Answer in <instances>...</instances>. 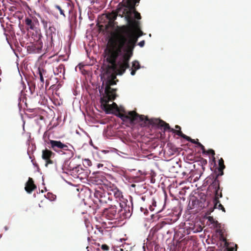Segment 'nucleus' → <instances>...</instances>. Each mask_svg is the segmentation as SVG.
I'll return each mask as SVG.
<instances>
[{"mask_svg":"<svg viewBox=\"0 0 251 251\" xmlns=\"http://www.w3.org/2000/svg\"><path fill=\"white\" fill-rule=\"evenodd\" d=\"M126 204L124 202L121 203L117 201V204L111 205L109 208L106 209L107 214L110 219H118L122 216L124 218H127V216L125 215L126 211Z\"/></svg>","mask_w":251,"mask_h":251,"instance_id":"3","label":"nucleus"},{"mask_svg":"<svg viewBox=\"0 0 251 251\" xmlns=\"http://www.w3.org/2000/svg\"><path fill=\"white\" fill-rule=\"evenodd\" d=\"M8 229V227L6 226H4V229L5 230H7Z\"/></svg>","mask_w":251,"mask_h":251,"instance_id":"38","label":"nucleus"},{"mask_svg":"<svg viewBox=\"0 0 251 251\" xmlns=\"http://www.w3.org/2000/svg\"><path fill=\"white\" fill-rule=\"evenodd\" d=\"M120 152L121 153V155H122V154H125V153H124L123 152L120 151Z\"/></svg>","mask_w":251,"mask_h":251,"instance_id":"41","label":"nucleus"},{"mask_svg":"<svg viewBox=\"0 0 251 251\" xmlns=\"http://www.w3.org/2000/svg\"><path fill=\"white\" fill-rule=\"evenodd\" d=\"M71 173L74 177L83 179L88 176L90 171L88 169L84 170L80 165H78L72 168Z\"/></svg>","mask_w":251,"mask_h":251,"instance_id":"6","label":"nucleus"},{"mask_svg":"<svg viewBox=\"0 0 251 251\" xmlns=\"http://www.w3.org/2000/svg\"><path fill=\"white\" fill-rule=\"evenodd\" d=\"M151 181L152 183H154L155 181V179L154 177H152L151 179Z\"/></svg>","mask_w":251,"mask_h":251,"instance_id":"35","label":"nucleus"},{"mask_svg":"<svg viewBox=\"0 0 251 251\" xmlns=\"http://www.w3.org/2000/svg\"><path fill=\"white\" fill-rule=\"evenodd\" d=\"M120 152L121 153V155H122V154H125V153H124L123 152L120 151Z\"/></svg>","mask_w":251,"mask_h":251,"instance_id":"42","label":"nucleus"},{"mask_svg":"<svg viewBox=\"0 0 251 251\" xmlns=\"http://www.w3.org/2000/svg\"><path fill=\"white\" fill-rule=\"evenodd\" d=\"M213 207L210 208L208 210V212L210 214L212 212L214 209H218L219 210H222L223 212H225V208L224 207L223 205L220 203L219 200H213Z\"/></svg>","mask_w":251,"mask_h":251,"instance_id":"11","label":"nucleus"},{"mask_svg":"<svg viewBox=\"0 0 251 251\" xmlns=\"http://www.w3.org/2000/svg\"><path fill=\"white\" fill-rule=\"evenodd\" d=\"M166 197H167V195L165 194V199H166Z\"/></svg>","mask_w":251,"mask_h":251,"instance_id":"45","label":"nucleus"},{"mask_svg":"<svg viewBox=\"0 0 251 251\" xmlns=\"http://www.w3.org/2000/svg\"><path fill=\"white\" fill-rule=\"evenodd\" d=\"M120 250H121V251H124V249H122V248H120Z\"/></svg>","mask_w":251,"mask_h":251,"instance_id":"44","label":"nucleus"},{"mask_svg":"<svg viewBox=\"0 0 251 251\" xmlns=\"http://www.w3.org/2000/svg\"><path fill=\"white\" fill-rule=\"evenodd\" d=\"M220 176V175H219V174H216V175H212L209 179L207 180V181H208L211 178L212 182H210V185L209 187L212 188L214 190L220 189V181L218 179V176Z\"/></svg>","mask_w":251,"mask_h":251,"instance_id":"9","label":"nucleus"},{"mask_svg":"<svg viewBox=\"0 0 251 251\" xmlns=\"http://www.w3.org/2000/svg\"><path fill=\"white\" fill-rule=\"evenodd\" d=\"M215 193V198L213 200H219L220 198L222 197V190L220 189L214 190Z\"/></svg>","mask_w":251,"mask_h":251,"instance_id":"18","label":"nucleus"},{"mask_svg":"<svg viewBox=\"0 0 251 251\" xmlns=\"http://www.w3.org/2000/svg\"><path fill=\"white\" fill-rule=\"evenodd\" d=\"M123 240V239H119V242H122Z\"/></svg>","mask_w":251,"mask_h":251,"instance_id":"40","label":"nucleus"},{"mask_svg":"<svg viewBox=\"0 0 251 251\" xmlns=\"http://www.w3.org/2000/svg\"><path fill=\"white\" fill-rule=\"evenodd\" d=\"M48 144L50 145V148L54 151L61 154L64 153L63 151L69 150L68 146L63 144L60 141L50 140Z\"/></svg>","mask_w":251,"mask_h":251,"instance_id":"7","label":"nucleus"},{"mask_svg":"<svg viewBox=\"0 0 251 251\" xmlns=\"http://www.w3.org/2000/svg\"><path fill=\"white\" fill-rule=\"evenodd\" d=\"M205 153H207L208 154H211L213 157V159H215L214 155H215V151L213 150L209 149L207 151H206Z\"/></svg>","mask_w":251,"mask_h":251,"instance_id":"25","label":"nucleus"},{"mask_svg":"<svg viewBox=\"0 0 251 251\" xmlns=\"http://www.w3.org/2000/svg\"><path fill=\"white\" fill-rule=\"evenodd\" d=\"M140 68V65L139 64V62L135 60L132 62V68L133 70H137Z\"/></svg>","mask_w":251,"mask_h":251,"instance_id":"21","label":"nucleus"},{"mask_svg":"<svg viewBox=\"0 0 251 251\" xmlns=\"http://www.w3.org/2000/svg\"><path fill=\"white\" fill-rule=\"evenodd\" d=\"M159 204L161 206H162L163 207H164L165 206V204L164 203V202L163 201V200H162L161 201H160V200H159ZM163 208H162L161 210H158V215H157L158 219H159L160 217H162L161 215L159 214L162 211Z\"/></svg>","mask_w":251,"mask_h":251,"instance_id":"24","label":"nucleus"},{"mask_svg":"<svg viewBox=\"0 0 251 251\" xmlns=\"http://www.w3.org/2000/svg\"><path fill=\"white\" fill-rule=\"evenodd\" d=\"M51 195V196H52V198H49V199H50V201L54 200V196H53V195Z\"/></svg>","mask_w":251,"mask_h":251,"instance_id":"36","label":"nucleus"},{"mask_svg":"<svg viewBox=\"0 0 251 251\" xmlns=\"http://www.w3.org/2000/svg\"><path fill=\"white\" fill-rule=\"evenodd\" d=\"M54 156V153L51 151L46 149L42 151V158L45 161V166L47 167L49 164H52L53 161L51 158Z\"/></svg>","mask_w":251,"mask_h":251,"instance_id":"8","label":"nucleus"},{"mask_svg":"<svg viewBox=\"0 0 251 251\" xmlns=\"http://www.w3.org/2000/svg\"><path fill=\"white\" fill-rule=\"evenodd\" d=\"M140 0H123L120 3L116 11L107 13L106 17L110 22H113L120 16L124 17L127 25L119 28L118 32L115 38L112 40L111 47L106 50V59L109 63L107 68L101 75L102 81L100 89V94L104 92L100 98L101 103L104 105L105 110L111 108L118 110L116 103L113 102L112 106L107 103L116 98L115 90L110 87L116 84V76L123 75L126 69L129 67V61L132 56L133 50L138 40V37L132 28H138L139 23L136 20L141 19L140 15L135 10V6Z\"/></svg>","mask_w":251,"mask_h":251,"instance_id":"1","label":"nucleus"},{"mask_svg":"<svg viewBox=\"0 0 251 251\" xmlns=\"http://www.w3.org/2000/svg\"><path fill=\"white\" fill-rule=\"evenodd\" d=\"M145 226H147V227H150V226H148V224H147V223H146V224L145 225Z\"/></svg>","mask_w":251,"mask_h":251,"instance_id":"39","label":"nucleus"},{"mask_svg":"<svg viewBox=\"0 0 251 251\" xmlns=\"http://www.w3.org/2000/svg\"><path fill=\"white\" fill-rule=\"evenodd\" d=\"M155 206H156V202L155 201H153V203H152V205H151L149 207V210L151 211V212H152L154 210L153 207H154Z\"/></svg>","mask_w":251,"mask_h":251,"instance_id":"28","label":"nucleus"},{"mask_svg":"<svg viewBox=\"0 0 251 251\" xmlns=\"http://www.w3.org/2000/svg\"><path fill=\"white\" fill-rule=\"evenodd\" d=\"M153 175H154V176H155V172H153Z\"/></svg>","mask_w":251,"mask_h":251,"instance_id":"46","label":"nucleus"},{"mask_svg":"<svg viewBox=\"0 0 251 251\" xmlns=\"http://www.w3.org/2000/svg\"><path fill=\"white\" fill-rule=\"evenodd\" d=\"M54 74L56 75H59L61 76V74L63 75L64 74L65 70L63 65H59L57 67L55 68L53 70Z\"/></svg>","mask_w":251,"mask_h":251,"instance_id":"13","label":"nucleus"},{"mask_svg":"<svg viewBox=\"0 0 251 251\" xmlns=\"http://www.w3.org/2000/svg\"><path fill=\"white\" fill-rule=\"evenodd\" d=\"M168 149V150L169 151L170 148H169V147H167L164 150V153H167V154H168L169 155H173L174 154V152H176V149L175 148H172L171 149V151H169V152H167V151L166 150Z\"/></svg>","mask_w":251,"mask_h":251,"instance_id":"23","label":"nucleus"},{"mask_svg":"<svg viewBox=\"0 0 251 251\" xmlns=\"http://www.w3.org/2000/svg\"><path fill=\"white\" fill-rule=\"evenodd\" d=\"M45 71L43 69H41L39 68L38 69V73L40 76V81L43 84L44 83V79L43 77V75Z\"/></svg>","mask_w":251,"mask_h":251,"instance_id":"20","label":"nucleus"},{"mask_svg":"<svg viewBox=\"0 0 251 251\" xmlns=\"http://www.w3.org/2000/svg\"><path fill=\"white\" fill-rule=\"evenodd\" d=\"M126 251H128L126 250Z\"/></svg>","mask_w":251,"mask_h":251,"instance_id":"48","label":"nucleus"},{"mask_svg":"<svg viewBox=\"0 0 251 251\" xmlns=\"http://www.w3.org/2000/svg\"><path fill=\"white\" fill-rule=\"evenodd\" d=\"M101 249L105 251H107L109 249V247L106 245H102Z\"/></svg>","mask_w":251,"mask_h":251,"instance_id":"29","label":"nucleus"},{"mask_svg":"<svg viewBox=\"0 0 251 251\" xmlns=\"http://www.w3.org/2000/svg\"><path fill=\"white\" fill-rule=\"evenodd\" d=\"M144 45H145V41H144V40L140 41V42L138 43V45H139L140 47H144Z\"/></svg>","mask_w":251,"mask_h":251,"instance_id":"30","label":"nucleus"},{"mask_svg":"<svg viewBox=\"0 0 251 251\" xmlns=\"http://www.w3.org/2000/svg\"><path fill=\"white\" fill-rule=\"evenodd\" d=\"M218 165V171L219 172V175H223V170L225 168V166L224 165V161L222 158L219 160Z\"/></svg>","mask_w":251,"mask_h":251,"instance_id":"14","label":"nucleus"},{"mask_svg":"<svg viewBox=\"0 0 251 251\" xmlns=\"http://www.w3.org/2000/svg\"><path fill=\"white\" fill-rule=\"evenodd\" d=\"M125 245H123V247H125Z\"/></svg>","mask_w":251,"mask_h":251,"instance_id":"47","label":"nucleus"},{"mask_svg":"<svg viewBox=\"0 0 251 251\" xmlns=\"http://www.w3.org/2000/svg\"><path fill=\"white\" fill-rule=\"evenodd\" d=\"M41 22L45 29H47L49 27V24H50V22L48 19L41 18Z\"/></svg>","mask_w":251,"mask_h":251,"instance_id":"19","label":"nucleus"},{"mask_svg":"<svg viewBox=\"0 0 251 251\" xmlns=\"http://www.w3.org/2000/svg\"><path fill=\"white\" fill-rule=\"evenodd\" d=\"M137 70H133L132 69H131V72H130V74L132 75H134L136 74V72Z\"/></svg>","mask_w":251,"mask_h":251,"instance_id":"31","label":"nucleus"},{"mask_svg":"<svg viewBox=\"0 0 251 251\" xmlns=\"http://www.w3.org/2000/svg\"><path fill=\"white\" fill-rule=\"evenodd\" d=\"M49 30L48 32L50 34V37L51 39V42L53 41L54 38L55 37L56 34H55V30L56 29L54 27L49 26Z\"/></svg>","mask_w":251,"mask_h":251,"instance_id":"16","label":"nucleus"},{"mask_svg":"<svg viewBox=\"0 0 251 251\" xmlns=\"http://www.w3.org/2000/svg\"><path fill=\"white\" fill-rule=\"evenodd\" d=\"M55 10H58L59 12L60 15L63 16L64 18H66V15L65 14L64 10L62 9L59 5L55 4L54 5V8L51 11V14L55 19H58V15L56 12Z\"/></svg>","mask_w":251,"mask_h":251,"instance_id":"10","label":"nucleus"},{"mask_svg":"<svg viewBox=\"0 0 251 251\" xmlns=\"http://www.w3.org/2000/svg\"><path fill=\"white\" fill-rule=\"evenodd\" d=\"M157 212L151 213L149 218L147 219V223L152 224L153 227L151 229L148 239L150 240H155L157 239Z\"/></svg>","mask_w":251,"mask_h":251,"instance_id":"5","label":"nucleus"},{"mask_svg":"<svg viewBox=\"0 0 251 251\" xmlns=\"http://www.w3.org/2000/svg\"><path fill=\"white\" fill-rule=\"evenodd\" d=\"M156 247H157V245H155V247H154V250L155 251L156 250Z\"/></svg>","mask_w":251,"mask_h":251,"instance_id":"43","label":"nucleus"},{"mask_svg":"<svg viewBox=\"0 0 251 251\" xmlns=\"http://www.w3.org/2000/svg\"><path fill=\"white\" fill-rule=\"evenodd\" d=\"M102 166H103V164H98L97 165V167H98V168H100V167H101Z\"/></svg>","mask_w":251,"mask_h":251,"instance_id":"34","label":"nucleus"},{"mask_svg":"<svg viewBox=\"0 0 251 251\" xmlns=\"http://www.w3.org/2000/svg\"><path fill=\"white\" fill-rule=\"evenodd\" d=\"M25 24L29 27L30 29H34V25L32 22V20L30 18L26 17L25 19Z\"/></svg>","mask_w":251,"mask_h":251,"instance_id":"17","label":"nucleus"},{"mask_svg":"<svg viewBox=\"0 0 251 251\" xmlns=\"http://www.w3.org/2000/svg\"><path fill=\"white\" fill-rule=\"evenodd\" d=\"M175 128L176 129H175L173 128H171L169 124L166 123L165 121L162 120L158 118V132H159L160 134V137L163 138L162 132L165 133V132L166 131H168L169 132H172L177 135L178 136V133L177 132H182L181 131V127L178 125H176L175 126Z\"/></svg>","mask_w":251,"mask_h":251,"instance_id":"4","label":"nucleus"},{"mask_svg":"<svg viewBox=\"0 0 251 251\" xmlns=\"http://www.w3.org/2000/svg\"><path fill=\"white\" fill-rule=\"evenodd\" d=\"M163 179V177H161V179L160 180V183L161 184V187L162 189H163V188L165 186V183H164V180H165L166 179L165 178H164V180Z\"/></svg>","mask_w":251,"mask_h":251,"instance_id":"27","label":"nucleus"},{"mask_svg":"<svg viewBox=\"0 0 251 251\" xmlns=\"http://www.w3.org/2000/svg\"><path fill=\"white\" fill-rule=\"evenodd\" d=\"M118 116L124 122L130 124H138L141 126H153L155 124L154 120H150L144 115H140L134 111L125 112L119 113Z\"/></svg>","mask_w":251,"mask_h":251,"instance_id":"2","label":"nucleus"},{"mask_svg":"<svg viewBox=\"0 0 251 251\" xmlns=\"http://www.w3.org/2000/svg\"><path fill=\"white\" fill-rule=\"evenodd\" d=\"M208 220L210 221H211V220H213V218L212 217H209Z\"/></svg>","mask_w":251,"mask_h":251,"instance_id":"37","label":"nucleus"},{"mask_svg":"<svg viewBox=\"0 0 251 251\" xmlns=\"http://www.w3.org/2000/svg\"><path fill=\"white\" fill-rule=\"evenodd\" d=\"M85 162L86 163H87V165H88V166H90V165L91 161H90V160H89V159H85Z\"/></svg>","mask_w":251,"mask_h":251,"instance_id":"32","label":"nucleus"},{"mask_svg":"<svg viewBox=\"0 0 251 251\" xmlns=\"http://www.w3.org/2000/svg\"><path fill=\"white\" fill-rule=\"evenodd\" d=\"M227 248V251H233V248H229L228 246L226 247Z\"/></svg>","mask_w":251,"mask_h":251,"instance_id":"33","label":"nucleus"},{"mask_svg":"<svg viewBox=\"0 0 251 251\" xmlns=\"http://www.w3.org/2000/svg\"><path fill=\"white\" fill-rule=\"evenodd\" d=\"M35 188L36 186L33 183L32 179L29 177L28 181L26 183L25 187V191L27 193H30Z\"/></svg>","mask_w":251,"mask_h":251,"instance_id":"12","label":"nucleus"},{"mask_svg":"<svg viewBox=\"0 0 251 251\" xmlns=\"http://www.w3.org/2000/svg\"><path fill=\"white\" fill-rule=\"evenodd\" d=\"M220 240L224 243V245L225 247H227L229 246V244L223 233H221L220 235Z\"/></svg>","mask_w":251,"mask_h":251,"instance_id":"22","label":"nucleus"},{"mask_svg":"<svg viewBox=\"0 0 251 251\" xmlns=\"http://www.w3.org/2000/svg\"><path fill=\"white\" fill-rule=\"evenodd\" d=\"M197 145L198 146H199L201 149L202 150V153H205L206 152V150H205V149L204 148V147L200 142H198L197 143Z\"/></svg>","mask_w":251,"mask_h":251,"instance_id":"26","label":"nucleus"},{"mask_svg":"<svg viewBox=\"0 0 251 251\" xmlns=\"http://www.w3.org/2000/svg\"><path fill=\"white\" fill-rule=\"evenodd\" d=\"M178 133V136L182 137L183 139H186L187 141H189L191 142L192 143L195 144L197 145L198 142H199L198 141V139H197V141H196L194 139H191L190 137L187 136V135L183 134L182 132H177Z\"/></svg>","mask_w":251,"mask_h":251,"instance_id":"15","label":"nucleus"}]
</instances>
